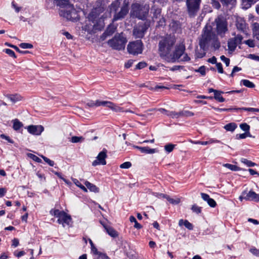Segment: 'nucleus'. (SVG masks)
Returning a JSON list of instances; mask_svg holds the SVG:
<instances>
[{"label": "nucleus", "instance_id": "nucleus-1", "mask_svg": "<svg viewBox=\"0 0 259 259\" xmlns=\"http://www.w3.org/2000/svg\"><path fill=\"white\" fill-rule=\"evenodd\" d=\"M176 38L167 35L161 38L158 42V54L163 60L169 63H175L179 61L185 51L184 45L175 47Z\"/></svg>", "mask_w": 259, "mask_h": 259}, {"label": "nucleus", "instance_id": "nucleus-2", "mask_svg": "<svg viewBox=\"0 0 259 259\" xmlns=\"http://www.w3.org/2000/svg\"><path fill=\"white\" fill-rule=\"evenodd\" d=\"M199 45L201 50L204 51L209 49L215 51L220 48V42L210 25H206L203 28L199 39Z\"/></svg>", "mask_w": 259, "mask_h": 259}, {"label": "nucleus", "instance_id": "nucleus-3", "mask_svg": "<svg viewBox=\"0 0 259 259\" xmlns=\"http://www.w3.org/2000/svg\"><path fill=\"white\" fill-rule=\"evenodd\" d=\"M57 6L61 7L59 14L68 20L77 21L79 20L78 14L72 4L68 0H54Z\"/></svg>", "mask_w": 259, "mask_h": 259}, {"label": "nucleus", "instance_id": "nucleus-4", "mask_svg": "<svg viewBox=\"0 0 259 259\" xmlns=\"http://www.w3.org/2000/svg\"><path fill=\"white\" fill-rule=\"evenodd\" d=\"M129 0H124L120 11L117 12V11L120 5V0H115L114 2H112L110 6V9L111 12L115 13L113 18V21H116L124 18L129 11Z\"/></svg>", "mask_w": 259, "mask_h": 259}, {"label": "nucleus", "instance_id": "nucleus-5", "mask_svg": "<svg viewBox=\"0 0 259 259\" xmlns=\"http://www.w3.org/2000/svg\"><path fill=\"white\" fill-rule=\"evenodd\" d=\"M149 11V5L134 3L131 6V15L133 17L144 20L147 18Z\"/></svg>", "mask_w": 259, "mask_h": 259}, {"label": "nucleus", "instance_id": "nucleus-6", "mask_svg": "<svg viewBox=\"0 0 259 259\" xmlns=\"http://www.w3.org/2000/svg\"><path fill=\"white\" fill-rule=\"evenodd\" d=\"M126 41V38L123 36L122 33H117L115 35L114 37L109 39L107 43L112 49L121 50L125 48Z\"/></svg>", "mask_w": 259, "mask_h": 259}, {"label": "nucleus", "instance_id": "nucleus-7", "mask_svg": "<svg viewBox=\"0 0 259 259\" xmlns=\"http://www.w3.org/2000/svg\"><path fill=\"white\" fill-rule=\"evenodd\" d=\"M50 212L52 215L58 218L57 222L62 224L63 227L70 225L72 221L71 216L67 214L64 211L55 209L51 210Z\"/></svg>", "mask_w": 259, "mask_h": 259}, {"label": "nucleus", "instance_id": "nucleus-8", "mask_svg": "<svg viewBox=\"0 0 259 259\" xmlns=\"http://www.w3.org/2000/svg\"><path fill=\"white\" fill-rule=\"evenodd\" d=\"M216 24L217 34L223 37L228 31V22L226 19L222 16H219L214 21Z\"/></svg>", "mask_w": 259, "mask_h": 259}, {"label": "nucleus", "instance_id": "nucleus-9", "mask_svg": "<svg viewBox=\"0 0 259 259\" xmlns=\"http://www.w3.org/2000/svg\"><path fill=\"white\" fill-rule=\"evenodd\" d=\"M144 45L141 40L130 42L127 46V50L130 54L137 56L142 53Z\"/></svg>", "mask_w": 259, "mask_h": 259}, {"label": "nucleus", "instance_id": "nucleus-10", "mask_svg": "<svg viewBox=\"0 0 259 259\" xmlns=\"http://www.w3.org/2000/svg\"><path fill=\"white\" fill-rule=\"evenodd\" d=\"M201 0H186V6L189 16L195 17L200 8Z\"/></svg>", "mask_w": 259, "mask_h": 259}, {"label": "nucleus", "instance_id": "nucleus-11", "mask_svg": "<svg viewBox=\"0 0 259 259\" xmlns=\"http://www.w3.org/2000/svg\"><path fill=\"white\" fill-rule=\"evenodd\" d=\"M150 27V22L139 23L133 29V35L137 38H142Z\"/></svg>", "mask_w": 259, "mask_h": 259}, {"label": "nucleus", "instance_id": "nucleus-12", "mask_svg": "<svg viewBox=\"0 0 259 259\" xmlns=\"http://www.w3.org/2000/svg\"><path fill=\"white\" fill-rule=\"evenodd\" d=\"M104 11L103 8L98 7L95 8L92 10L88 16V20L93 23V29L97 30L99 29L96 25L99 18L100 14Z\"/></svg>", "mask_w": 259, "mask_h": 259}, {"label": "nucleus", "instance_id": "nucleus-13", "mask_svg": "<svg viewBox=\"0 0 259 259\" xmlns=\"http://www.w3.org/2000/svg\"><path fill=\"white\" fill-rule=\"evenodd\" d=\"M88 105L90 107H98L100 106H103L105 107H108L113 110L117 111L119 109V107L115 105L113 103L109 101H99L96 100V102L91 101L87 103Z\"/></svg>", "mask_w": 259, "mask_h": 259}, {"label": "nucleus", "instance_id": "nucleus-14", "mask_svg": "<svg viewBox=\"0 0 259 259\" xmlns=\"http://www.w3.org/2000/svg\"><path fill=\"white\" fill-rule=\"evenodd\" d=\"M239 199L240 200L242 201L243 199L246 201H259V194H256L253 191H249L248 192L245 191L242 193V195L239 196Z\"/></svg>", "mask_w": 259, "mask_h": 259}, {"label": "nucleus", "instance_id": "nucleus-15", "mask_svg": "<svg viewBox=\"0 0 259 259\" xmlns=\"http://www.w3.org/2000/svg\"><path fill=\"white\" fill-rule=\"evenodd\" d=\"M107 150L105 149H103V151L100 152L98 155L97 157V159L94 160L92 165L93 166H96L97 165H105L106 164V162L105 159L107 157Z\"/></svg>", "mask_w": 259, "mask_h": 259}, {"label": "nucleus", "instance_id": "nucleus-16", "mask_svg": "<svg viewBox=\"0 0 259 259\" xmlns=\"http://www.w3.org/2000/svg\"><path fill=\"white\" fill-rule=\"evenodd\" d=\"M241 90H233L229 92H222L218 90H215L213 89H209L208 93H210L212 92L214 93V97H220L223 94H225V96H236V94L241 93Z\"/></svg>", "mask_w": 259, "mask_h": 259}, {"label": "nucleus", "instance_id": "nucleus-17", "mask_svg": "<svg viewBox=\"0 0 259 259\" xmlns=\"http://www.w3.org/2000/svg\"><path fill=\"white\" fill-rule=\"evenodd\" d=\"M44 127L41 125H29L27 127L28 132L33 135H39L44 131Z\"/></svg>", "mask_w": 259, "mask_h": 259}, {"label": "nucleus", "instance_id": "nucleus-18", "mask_svg": "<svg viewBox=\"0 0 259 259\" xmlns=\"http://www.w3.org/2000/svg\"><path fill=\"white\" fill-rule=\"evenodd\" d=\"M236 25L238 30L243 33L246 32V23L244 19L240 18H238Z\"/></svg>", "mask_w": 259, "mask_h": 259}, {"label": "nucleus", "instance_id": "nucleus-19", "mask_svg": "<svg viewBox=\"0 0 259 259\" xmlns=\"http://www.w3.org/2000/svg\"><path fill=\"white\" fill-rule=\"evenodd\" d=\"M201 196L202 198L205 201H206L208 204L211 207H214L217 203L214 199L210 198L209 196L205 193H201Z\"/></svg>", "mask_w": 259, "mask_h": 259}, {"label": "nucleus", "instance_id": "nucleus-20", "mask_svg": "<svg viewBox=\"0 0 259 259\" xmlns=\"http://www.w3.org/2000/svg\"><path fill=\"white\" fill-rule=\"evenodd\" d=\"M135 147L139 149L142 153L153 154L158 152L156 149H151L149 147L135 146Z\"/></svg>", "mask_w": 259, "mask_h": 259}, {"label": "nucleus", "instance_id": "nucleus-21", "mask_svg": "<svg viewBox=\"0 0 259 259\" xmlns=\"http://www.w3.org/2000/svg\"><path fill=\"white\" fill-rule=\"evenodd\" d=\"M151 11L153 13V19H158V18H160L162 16L161 15V10L160 8H156L155 7H152Z\"/></svg>", "mask_w": 259, "mask_h": 259}, {"label": "nucleus", "instance_id": "nucleus-22", "mask_svg": "<svg viewBox=\"0 0 259 259\" xmlns=\"http://www.w3.org/2000/svg\"><path fill=\"white\" fill-rule=\"evenodd\" d=\"M252 30L254 37L259 40V23L257 22L253 23Z\"/></svg>", "mask_w": 259, "mask_h": 259}, {"label": "nucleus", "instance_id": "nucleus-23", "mask_svg": "<svg viewBox=\"0 0 259 259\" xmlns=\"http://www.w3.org/2000/svg\"><path fill=\"white\" fill-rule=\"evenodd\" d=\"M84 185L87 187V189H89L91 192L98 193L99 191V189L98 187H97L94 184L91 183L87 181L84 182Z\"/></svg>", "mask_w": 259, "mask_h": 259}, {"label": "nucleus", "instance_id": "nucleus-24", "mask_svg": "<svg viewBox=\"0 0 259 259\" xmlns=\"http://www.w3.org/2000/svg\"><path fill=\"white\" fill-rule=\"evenodd\" d=\"M104 228H105L106 232L109 235L112 237H116L118 236L117 232L112 228L104 225Z\"/></svg>", "mask_w": 259, "mask_h": 259}, {"label": "nucleus", "instance_id": "nucleus-25", "mask_svg": "<svg viewBox=\"0 0 259 259\" xmlns=\"http://www.w3.org/2000/svg\"><path fill=\"white\" fill-rule=\"evenodd\" d=\"M116 29V27H115L114 25L110 24L106 29L105 31V34H107L109 36H111L115 32Z\"/></svg>", "mask_w": 259, "mask_h": 259}, {"label": "nucleus", "instance_id": "nucleus-26", "mask_svg": "<svg viewBox=\"0 0 259 259\" xmlns=\"http://www.w3.org/2000/svg\"><path fill=\"white\" fill-rule=\"evenodd\" d=\"M237 45L232 38L229 39L228 41V47L229 51L232 52L234 51L237 47Z\"/></svg>", "mask_w": 259, "mask_h": 259}, {"label": "nucleus", "instance_id": "nucleus-27", "mask_svg": "<svg viewBox=\"0 0 259 259\" xmlns=\"http://www.w3.org/2000/svg\"><path fill=\"white\" fill-rule=\"evenodd\" d=\"M237 124L234 122L229 123L224 126V128L227 131L233 132L237 127Z\"/></svg>", "mask_w": 259, "mask_h": 259}, {"label": "nucleus", "instance_id": "nucleus-28", "mask_svg": "<svg viewBox=\"0 0 259 259\" xmlns=\"http://www.w3.org/2000/svg\"><path fill=\"white\" fill-rule=\"evenodd\" d=\"M72 181L73 183L78 187L80 188L83 192H87L88 190L85 187H84L83 185H82L79 181L76 179H73Z\"/></svg>", "mask_w": 259, "mask_h": 259}, {"label": "nucleus", "instance_id": "nucleus-29", "mask_svg": "<svg viewBox=\"0 0 259 259\" xmlns=\"http://www.w3.org/2000/svg\"><path fill=\"white\" fill-rule=\"evenodd\" d=\"M13 128L17 131L19 130L23 125L22 123L19 121L17 119L13 120Z\"/></svg>", "mask_w": 259, "mask_h": 259}, {"label": "nucleus", "instance_id": "nucleus-30", "mask_svg": "<svg viewBox=\"0 0 259 259\" xmlns=\"http://www.w3.org/2000/svg\"><path fill=\"white\" fill-rule=\"evenodd\" d=\"M241 83L249 88H253L254 87V84L252 82L247 79H242Z\"/></svg>", "mask_w": 259, "mask_h": 259}, {"label": "nucleus", "instance_id": "nucleus-31", "mask_svg": "<svg viewBox=\"0 0 259 259\" xmlns=\"http://www.w3.org/2000/svg\"><path fill=\"white\" fill-rule=\"evenodd\" d=\"M223 166L232 171H238L239 169L237 166L229 163L224 164Z\"/></svg>", "mask_w": 259, "mask_h": 259}, {"label": "nucleus", "instance_id": "nucleus-32", "mask_svg": "<svg viewBox=\"0 0 259 259\" xmlns=\"http://www.w3.org/2000/svg\"><path fill=\"white\" fill-rule=\"evenodd\" d=\"M240 161L241 162L245 164L248 167L254 166V165H256V164L255 163H254L250 160H248V159H245V158H241Z\"/></svg>", "mask_w": 259, "mask_h": 259}, {"label": "nucleus", "instance_id": "nucleus-33", "mask_svg": "<svg viewBox=\"0 0 259 259\" xmlns=\"http://www.w3.org/2000/svg\"><path fill=\"white\" fill-rule=\"evenodd\" d=\"M233 40H234L235 42L237 45H240L242 44V41L243 40V37L240 34H237L234 37L232 38Z\"/></svg>", "mask_w": 259, "mask_h": 259}, {"label": "nucleus", "instance_id": "nucleus-34", "mask_svg": "<svg viewBox=\"0 0 259 259\" xmlns=\"http://www.w3.org/2000/svg\"><path fill=\"white\" fill-rule=\"evenodd\" d=\"M165 198L168 201V202L172 204H177L180 203V199L179 198L174 199L168 196H165Z\"/></svg>", "mask_w": 259, "mask_h": 259}, {"label": "nucleus", "instance_id": "nucleus-35", "mask_svg": "<svg viewBox=\"0 0 259 259\" xmlns=\"http://www.w3.org/2000/svg\"><path fill=\"white\" fill-rule=\"evenodd\" d=\"M234 110H245V111H251V112H259V109L254 108H239L234 109Z\"/></svg>", "mask_w": 259, "mask_h": 259}, {"label": "nucleus", "instance_id": "nucleus-36", "mask_svg": "<svg viewBox=\"0 0 259 259\" xmlns=\"http://www.w3.org/2000/svg\"><path fill=\"white\" fill-rule=\"evenodd\" d=\"M167 115L171 117V118H179L181 116V112H176L175 111H168Z\"/></svg>", "mask_w": 259, "mask_h": 259}, {"label": "nucleus", "instance_id": "nucleus-37", "mask_svg": "<svg viewBox=\"0 0 259 259\" xmlns=\"http://www.w3.org/2000/svg\"><path fill=\"white\" fill-rule=\"evenodd\" d=\"M223 5H231L233 6L235 3L236 0H220Z\"/></svg>", "mask_w": 259, "mask_h": 259}, {"label": "nucleus", "instance_id": "nucleus-38", "mask_svg": "<svg viewBox=\"0 0 259 259\" xmlns=\"http://www.w3.org/2000/svg\"><path fill=\"white\" fill-rule=\"evenodd\" d=\"M84 140V138L82 137H77V136H73L71 138V141L72 143H79V142H82Z\"/></svg>", "mask_w": 259, "mask_h": 259}, {"label": "nucleus", "instance_id": "nucleus-39", "mask_svg": "<svg viewBox=\"0 0 259 259\" xmlns=\"http://www.w3.org/2000/svg\"><path fill=\"white\" fill-rule=\"evenodd\" d=\"M4 52H5L7 54L9 55L10 56H11L14 58H16V56L14 52L11 49H6L4 50Z\"/></svg>", "mask_w": 259, "mask_h": 259}, {"label": "nucleus", "instance_id": "nucleus-40", "mask_svg": "<svg viewBox=\"0 0 259 259\" xmlns=\"http://www.w3.org/2000/svg\"><path fill=\"white\" fill-rule=\"evenodd\" d=\"M240 127L242 130L246 132V133H249V131L250 126L247 124L242 123L240 125Z\"/></svg>", "mask_w": 259, "mask_h": 259}, {"label": "nucleus", "instance_id": "nucleus-41", "mask_svg": "<svg viewBox=\"0 0 259 259\" xmlns=\"http://www.w3.org/2000/svg\"><path fill=\"white\" fill-rule=\"evenodd\" d=\"M250 133H243V134H237L236 136V139H238V140L239 139H245L247 137H250Z\"/></svg>", "mask_w": 259, "mask_h": 259}, {"label": "nucleus", "instance_id": "nucleus-42", "mask_svg": "<svg viewBox=\"0 0 259 259\" xmlns=\"http://www.w3.org/2000/svg\"><path fill=\"white\" fill-rule=\"evenodd\" d=\"M20 48L22 49H31L33 48L32 45L29 43L23 42L19 45Z\"/></svg>", "mask_w": 259, "mask_h": 259}, {"label": "nucleus", "instance_id": "nucleus-43", "mask_svg": "<svg viewBox=\"0 0 259 259\" xmlns=\"http://www.w3.org/2000/svg\"><path fill=\"white\" fill-rule=\"evenodd\" d=\"M174 147V145L171 144H167L164 146V149L168 153H170L173 150Z\"/></svg>", "mask_w": 259, "mask_h": 259}, {"label": "nucleus", "instance_id": "nucleus-44", "mask_svg": "<svg viewBox=\"0 0 259 259\" xmlns=\"http://www.w3.org/2000/svg\"><path fill=\"white\" fill-rule=\"evenodd\" d=\"M249 251L254 255L259 257V249H257L255 247H252L250 249Z\"/></svg>", "mask_w": 259, "mask_h": 259}, {"label": "nucleus", "instance_id": "nucleus-45", "mask_svg": "<svg viewBox=\"0 0 259 259\" xmlns=\"http://www.w3.org/2000/svg\"><path fill=\"white\" fill-rule=\"evenodd\" d=\"M207 51H204L202 50L200 52H196V56L198 58H202L204 57L206 55V52Z\"/></svg>", "mask_w": 259, "mask_h": 259}, {"label": "nucleus", "instance_id": "nucleus-46", "mask_svg": "<svg viewBox=\"0 0 259 259\" xmlns=\"http://www.w3.org/2000/svg\"><path fill=\"white\" fill-rule=\"evenodd\" d=\"M156 20L159 26H163L165 25V20L163 16L161 17L160 18L156 19Z\"/></svg>", "mask_w": 259, "mask_h": 259}, {"label": "nucleus", "instance_id": "nucleus-47", "mask_svg": "<svg viewBox=\"0 0 259 259\" xmlns=\"http://www.w3.org/2000/svg\"><path fill=\"white\" fill-rule=\"evenodd\" d=\"M193 113L189 111H181V116H192L193 115Z\"/></svg>", "mask_w": 259, "mask_h": 259}, {"label": "nucleus", "instance_id": "nucleus-48", "mask_svg": "<svg viewBox=\"0 0 259 259\" xmlns=\"http://www.w3.org/2000/svg\"><path fill=\"white\" fill-rule=\"evenodd\" d=\"M132 166V163L130 162H125L120 165L121 168H129Z\"/></svg>", "mask_w": 259, "mask_h": 259}, {"label": "nucleus", "instance_id": "nucleus-49", "mask_svg": "<svg viewBox=\"0 0 259 259\" xmlns=\"http://www.w3.org/2000/svg\"><path fill=\"white\" fill-rule=\"evenodd\" d=\"M28 156L30 158H31L32 160H33L34 161H35L36 162H41V160L39 157H38L37 156H36L33 154H31V153L29 154Z\"/></svg>", "mask_w": 259, "mask_h": 259}, {"label": "nucleus", "instance_id": "nucleus-50", "mask_svg": "<svg viewBox=\"0 0 259 259\" xmlns=\"http://www.w3.org/2000/svg\"><path fill=\"white\" fill-rule=\"evenodd\" d=\"M41 157L43 158L44 161L46 162H47L49 165H50L51 166H54V162L53 161L50 160V159L48 158L47 157H46L43 155H41Z\"/></svg>", "mask_w": 259, "mask_h": 259}, {"label": "nucleus", "instance_id": "nucleus-51", "mask_svg": "<svg viewBox=\"0 0 259 259\" xmlns=\"http://www.w3.org/2000/svg\"><path fill=\"white\" fill-rule=\"evenodd\" d=\"M243 43L250 48H253L255 46L254 41L252 39H248L245 40L243 42Z\"/></svg>", "mask_w": 259, "mask_h": 259}, {"label": "nucleus", "instance_id": "nucleus-52", "mask_svg": "<svg viewBox=\"0 0 259 259\" xmlns=\"http://www.w3.org/2000/svg\"><path fill=\"white\" fill-rule=\"evenodd\" d=\"M5 45L7 46H9L11 48H12L13 49H14L17 52H19V53H26V52H23V51H21L20 50V49L16 46H14V45H11V44H9L8 42H6L5 43Z\"/></svg>", "mask_w": 259, "mask_h": 259}, {"label": "nucleus", "instance_id": "nucleus-53", "mask_svg": "<svg viewBox=\"0 0 259 259\" xmlns=\"http://www.w3.org/2000/svg\"><path fill=\"white\" fill-rule=\"evenodd\" d=\"M147 63L145 62H139L136 67V68L137 69H141L144 68L147 66Z\"/></svg>", "mask_w": 259, "mask_h": 259}, {"label": "nucleus", "instance_id": "nucleus-54", "mask_svg": "<svg viewBox=\"0 0 259 259\" xmlns=\"http://www.w3.org/2000/svg\"><path fill=\"white\" fill-rule=\"evenodd\" d=\"M220 58H221V60L225 63V64L227 66H229V64H230V59L229 58H226L224 55L221 56Z\"/></svg>", "mask_w": 259, "mask_h": 259}, {"label": "nucleus", "instance_id": "nucleus-55", "mask_svg": "<svg viewBox=\"0 0 259 259\" xmlns=\"http://www.w3.org/2000/svg\"><path fill=\"white\" fill-rule=\"evenodd\" d=\"M196 71L199 72L202 75L204 76L206 73L205 67L204 66H202L200 67Z\"/></svg>", "mask_w": 259, "mask_h": 259}, {"label": "nucleus", "instance_id": "nucleus-56", "mask_svg": "<svg viewBox=\"0 0 259 259\" xmlns=\"http://www.w3.org/2000/svg\"><path fill=\"white\" fill-rule=\"evenodd\" d=\"M184 225L188 229L192 230L193 229V225L191 223L189 222L188 221L185 220L184 222Z\"/></svg>", "mask_w": 259, "mask_h": 259}, {"label": "nucleus", "instance_id": "nucleus-57", "mask_svg": "<svg viewBox=\"0 0 259 259\" xmlns=\"http://www.w3.org/2000/svg\"><path fill=\"white\" fill-rule=\"evenodd\" d=\"M181 57H182V58L181 59V61H188L190 60V58L188 56V55L187 54H185L184 53L181 56Z\"/></svg>", "mask_w": 259, "mask_h": 259}, {"label": "nucleus", "instance_id": "nucleus-58", "mask_svg": "<svg viewBox=\"0 0 259 259\" xmlns=\"http://www.w3.org/2000/svg\"><path fill=\"white\" fill-rule=\"evenodd\" d=\"M248 58L259 61V56H256L254 54H249L248 55Z\"/></svg>", "mask_w": 259, "mask_h": 259}, {"label": "nucleus", "instance_id": "nucleus-59", "mask_svg": "<svg viewBox=\"0 0 259 259\" xmlns=\"http://www.w3.org/2000/svg\"><path fill=\"white\" fill-rule=\"evenodd\" d=\"M192 209L194 212L197 213H199L201 212V208L195 205L192 206Z\"/></svg>", "mask_w": 259, "mask_h": 259}, {"label": "nucleus", "instance_id": "nucleus-60", "mask_svg": "<svg viewBox=\"0 0 259 259\" xmlns=\"http://www.w3.org/2000/svg\"><path fill=\"white\" fill-rule=\"evenodd\" d=\"M190 142L194 144H200L202 145H207V142H205V141H192L190 140Z\"/></svg>", "mask_w": 259, "mask_h": 259}, {"label": "nucleus", "instance_id": "nucleus-61", "mask_svg": "<svg viewBox=\"0 0 259 259\" xmlns=\"http://www.w3.org/2000/svg\"><path fill=\"white\" fill-rule=\"evenodd\" d=\"M98 259H110L109 257L105 253L100 252L98 255Z\"/></svg>", "mask_w": 259, "mask_h": 259}, {"label": "nucleus", "instance_id": "nucleus-62", "mask_svg": "<svg viewBox=\"0 0 259 259\" xmlns=\"http://www.w3.org/2000/svg\"><path fill=\"white\" fill-rule=\"evenodd\" d=\"M212 5L213 7L217 9H219L221 7L220 3L216 1L212 0Z\"/></svg>", "mask_w": 259, "mask_h": 259}, {"label": "nucleus", "instance_id": "nucleus-63", "mask_svg": "<svg viewBox=\"0 0 259 259\" xmlns=\"http://www.w3.org/2000/svg\"><path fill=\"white\" fill-rule=\"evenodd\" d=\"M216 66L218 70V71L220 73H223L224 72L223 68L222 67V65L221 63H218L216 64Z\"/></svg>", "mask_w": 259, "mask_h": 259}, {"label": "nucleus", "instance_id": "nucleus-64", "mask_svg": "<svg viewBox=\"0 0 259 259\" xmlns=\"http://www.w3.org/2000/svg\"><path fill=\"white\" fill-rule=\"evenodd\" d=\"M91 251L94 254L96 255L97 256L101 252L98 250L97 248L95 246H93V247H91Z\"/></svg>", "mask_w": 259, "mask_h": 259}]
</instances>
